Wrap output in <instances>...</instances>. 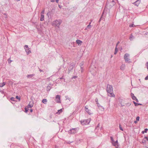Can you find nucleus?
<instances>
[{
  "mask_svg": "<svg viewBox=\"0 0 148 148\" xmlns=\"http://www.w3.org/2000/svg\"><path fill=\"white\" fill-rule=\"evenodd\" d=\"M62 22V21L61 20H56L53 22L52 25L55 27L59 28Z\"/></svg>",
  "mask_w": 148,
  "mask_h": 148,
  "instance_id": "f257e3e1",
  "label": "nucleus"
},
{
  "mask_svg": "<svg viewBox=\"0 0 148 148\" xmlns=\"http://www.w3.org/2000/svg\"><path fill=\"white\" fill-rule=\"evenodd\" d=\"M106 90L108 93H110L112 95L113 91V88L112 86L108 84L107 85Z\"/></svg>",
  "mask_w": 148,
  "mask_h": 148,
  "instance_id": "f03ea898",
  "label": "nucleus"
},
{
  "mask_svg": "<svg viewBox=\"0 0 148 148\" xmlns=\"http://www.w3.org/2000/svg\"><path fill=\"white\" fill-rule=\"evenodd\" d=\"M129 56L130 54H129L126 53L125 54L124 58L126 62L129 63L131 62L130 61V59L129 58Z\"/></svg>",
  "mask_w": 148,
  "mask_h": 148,
  "instance_id": "7ed1b4c3",
  "label": "nucleus"
},
{
  "mask_svg": "<svg viewBox=\"0 0 148 148\" xmlns=\"http://www.w3.org/2000/svg\"><path fill=\"white\" fill-rule=\"evenodd\" d=\"M75 64L74 63H72L70 64L69 67V68L68 73H70V71L72 70L75 67Z\"/></svg>",
  "mask_w": 148,
  "mask_h": 148,
  "instance_id": "20e7f679",
  "label": "nucleus"
},
{
  "mask_svg": "<svg viewBox=\"0 0 148 148\" xmlns=\"http://www.w3.org/2000/svg\"><path fill=\"white\" fill-rule=\"evenodd\" d=\"M77 130V128H72L69 130V133L70 134H75Z\"/></svg>",
  "mask_w": 148,
  "mask_h": 148,
  "instance_id": "39448f33",
  "label": "nucleus"
},
{
  "mask_svg": "<svg viewBox=\"0 0 148 148\" xmlns=\"http://www.w3.org/2000/svg\"><path fill=\"white\" fill-rule=\"evenodd\" d=\"M112 145L115 147V148H120L119 147V144L118 140H116L115 142L114 141L112 143Z\"/></svg>",
  "mask_w": 148,
  "mask_h": 148,
  "instance_id": "423d86ee",
  "label": "nucleus"
},
{
  "mask_svg": "<svg viewBox=\"0 0 148 148\" xmlns=\"http://www.w3.org/2000/svg\"><path fill=\"white\" fill-rule=\"evenodd\" d=\"M142 143L144 144L148 143V138L147 137H145L142 140Z\"/></svg>",
  "mask_w": 148,
  "mask_h": 148,
  "instance_id": "0eeeda50",
  "label": "nucleus"
},
{
  "mask_svg": "<svg viewBox=\"0 0 148 148\" xmlns=\"http://www.w3.org/2000/svg\"><path fill=\"white\" fill-rule=\"evenodd\" d=\"M110 1L109 3V2H107V5H108L109 3L111 6H113L115 4V3L113 0H110Z\"/></svg>",
  "mask_w": 148,
  "mask_h": 148,
  "instance_id": "6e6552de",
  "label": "nucleus"
},
{
  "mask_svg": "<svg viewBox=\"0 0 148 148\" xmlns=\"http://www.w3.org/2000/svg\"><path fill=\"white\" fill-rule=\"evenodd\" d=\"M85 111L88 113V114L89 115L92 114V113L91 112L90 110H89L88 108V106H86L85 107Z\"/></svg>",
  "mask_w": 148,
  "mask_h": 148,
  "instance_id": "1a4fd4ad",
  "label": "nucleus"
},
{
  "mask_svg": "<svg viewBox=\"0 0 148 148\" xmlns=\"http://www.w3.org/2000/svg\"><path fill=\"white\" fill-rule=\"evenodd\" d=\"M53 86V85L51 84H49V85L47 86V91H49L51 90V88L52 86Z\"/></svg>",
  "mask_w": 148,
  "mask_h": 148,
  "instance_id": "9d476101",
  "label": "nucleus"
},
{
  "mask_svg": "<svg viewBox=\"0 0 148 148\" xmlns=\"http://www.w3.org/2000/svg\"><path fill=\"white\" fill-rule=\"evenodd\" d=\"M60 96L59 95H57L56 97V101L57 103L60 102Z\"/></svg>",
  "mask_w": 148,
  "mask_h": 148,
  "instance_id": "9b49d317",
  "label": "nucleus"
},
{
  "mask_svg": "<svg viewBox=\"0 0 148 148\" xmlns=\"http://www.w3.org/2000/svg\"><path fill=\"white\" fill-rule=\"evenodd\" d=\"M140 2V0H137L134 3V4L137 6H138Z\"/></svg>",
  "mask_w": 148,
  "mask_h": 148,
  "instance_id": "f8f14e48",
  "label": "nucleus"
},
{
  "mask_svg": "<svg viewBox=\"0 0 148 148\" xmlns=\"http://www.w3.org/2000/svg\"><path fill=\"white\" fill-rule=\"evenodd\" d=\"M35 74H32L28 75L27 76V77L28 78H31L32 77L34 76Z\"/></svg>",
  "mask_w": 148,
  "mask_h": 148,
  "instance_id": "ddd939ff",
  "label": "nucleus"
},
{
  "mask_svg": "<svg viewBox=\"0 0 148 148\" xmlns=\"http://www.w3.org/2000/svg\"><path fill=\"white\" fill-rule=\"evenodd\" d=\"M125 64H122L121 66L120 69L122 70H124L125 67Z\"/></svg>",
  "mask_w": 148,
  "mask_h": 148,
  "instance_id": "4468645a",
  "label": "nucleus"
},
{
  "mask_svg": "<svg viewBox=\"0 0 148 148\" xmlns=\"http://www.w3.org/2000/svg\"><path fill=\"white\" fill-rule=\"evenodd\" d=\"M26 52L27 53V54H29L30 53H31V51L29 50V49L28 48L27 49H26L25 50Z\"/></svg>",
  "mask_w": 148,
  "mask_h": 148,
  "instance_id": "2eb2a0df",
  "label": "nucleus"
},
{
  "mask_svg": "<svg viewBox=\"0 0 148 148\" xmlns=\"http://www.w3.org/2000/svg\"><path fill=\"white\" fill-rule=\"evenodd\" d=\"M134 37L133 36L132 34L130 35V37L129 38L130 40L132 41L133 40V39H134Z\"/></svg>",
  "mask_w": 148,
  "mask_h": 148,
  "instance_id": "dca6fc26",
  "label": "nucleus"
},
{
  "mask_svg": "<svg viewBox=\"0 0 148 148\" xmlns=\"http://www.w3.org/2000/svg\"><path fill=\"white\" fill-rule=\"evenodd\" d=\"M44 19V15H41V17L40 18V21H42Z\"/></svg>",
  "mask_w": 148,
  "mask_h": 148,
  "instance_id": "f3484780",
  "label": "nucleus"
},
{
  "mask_svg": "<svg viewBox=\"0 0 148 148\" xmlns=\"http://www.w3.org/2000/svg\"><path fill=\"white\" fill-rule=\"evenodd\" d=\"M76 42L78 44V45L79 44H81V43H82V42L79 40H77L76 41Z\"/></svg>",
  "mask_w": 148,
  "mask_h": 148,
  "instance_id": "a211bd4d",
  "label": "nucleus"
},
{
  "mask_svg": "<svg viewBox=\"0 0 148 148\" xmlns=\"http://www.w3.org/2000/svg\"><path fill=\"white\" fill-rule=\"evenodd\" d=\"M5 84V82H3L2 83H0V87H3Z\"/></svg>",
  "mask_w": 148,
  "mask_h": 148,
  "instance_id": "6ab92c4d",
  "label": "nucleus"
},
{
  "mask_svg": "<svg viewBox=\"0 0 148 148\" xmlns=\"http://www.w3.org/2000/svg\"><path fill=\"white\" fill-rule=\"evenodd\" d=\"M42 102L43 103L46 104L47 102V100L46 99H44L42 100Z\"/></svg>",
  "mask_w": 148,
  "mask_h": 148,
  "instance_id": "aec40b11",
  "label": "nucleus"
},
{
  "mask_svg": "<svg viewBox=\"0 0 148 148\" xmlns=\"http://www.w3.org/2000/svg\"><path fill=\"white\" fill-rule=\"evenodd\" d=\"M62 112V109H61L60 110H58V112L56 113L58 114H60Z\"/></svg>",
  "mask_w": 148,
  "mask_h": 148,
  "instance_id": "412c9836",
  "label": "nucleus"
},
{
  "mask_svg": "<svg viewBox=\"0 0 148 148\" xmlns=\"http://www.w3.org/2000/svg\"><path fill=\"white\" fill-rule=\"evenodd\" d=\"M118 49H117V47H116L115 49V51L114 52V54H116V53H117V52L118 51Z\"/></svg>",
  "mask_w": 148,
  "mask_h": 148,
  "instance_id": "4be33fe9",
  "label": "nucleus"
},
{
  "mask_svg": "<svg viewBox=\"0 0 148 148\" xmlns=\"http://www.w3.org/2000/svg\"><path fill=\"white\" fill-rule=\"evenodd\" d=\"M86 120H84L82 121H81V122L82 124L85 125V124H86Z\"/></svg>",
  "mask_w": 148,
  "mask_h": 148,
  "instance_id": "5701e85b",
  "label": "nucleus"
},
{
  "mask_svg": "<svg viewBox=\"0 0 148 148\" xmlns=\"http://www.w3.org/2000/svg\"><path fill=\"white\" fill-rule=\"evenodd\" d=\"M110 138L111 139V143H112H112H113V142H114V141L112 136H111L110 137Z\"/></svg>",
  "mask_w": 148,
  "mask_h": 148,
  "instance_id": "b1692460",
  "label": "nucleus"
},
{
  "mask_svg": "<svg viewBox=\"0 0 148 148\" xmlns=\"http://www.w3.org/2000/svg\"><path fill=\"white\" fill-rule=\"evenodd\" d=\"M91 27V25H88L86 27V28L85 29H87V28L88 29H90Z\"/></svg>",
  "mask_w": 148,
  "mask_h": 148,
  "instance_id": "393cba45",
  "label": "nucleus"
},
{
  "mask_svg": "<svg viewBox=\"0 0 148 148\" xmlns=\"http://www.w3.org/2000/svg\"><path fill=\"white\" fill-rule=\"evenodd\" d=\"M33 106V105H32L30 104H29L27 106V107H28V108H31Z\"/></svg>",
  "mask_w": 148,
  "mask_h": 148,
  "instance_id": "a878e982",
  "label": "nucleus"
},
{
  "mask_svg": "<svg viewBox=\"0 0 148 148\" xmlns=\"http://www.w3.org/2000/svg\"><path fill=\"white\" fill-rule=\"evenodd\" d=\"M119 129H120V130H121L122 131H123V130L122 128L121 127V125L120 124L119 125Z\"/></svg>",
  "mask_w": 148,
  "mask_h": 148,
  "instance_id": "bb28decb",
  "label": "nucleus"
},
{
  "mask_svg": "<svg viewBox=\"0 0 148 148\" xmlns=\"http://www.w3.org/2000/svg\"><path fill=\"white\" fill-rule=\"evenodd\" d=\"M16 99H18L19 100V101H20V100L21 97H18V96H16Z\"/></svg>",
  "mask_w": 148,
  "mask_h": 148,
  "instance_id": "cd10ccee",
  "label": "nucleus"
},
{
  "mask_svg": "<svg viewBox=\"0 0 148 148\" xmlns=\"http://www.w3.org/2000/svg\"><path fill=\"white\" fill-rule=\"evenodd\" d=\"M24 49H25V50L26 49H27L28 48V46L27 45H25L24 47Z\"/></svg>",
  "mask_w": 148,
  "mask_h": 148,
  "instance_id": "c85d7f7f",
  "label": "nucleus"
},
{
  "mask_svg": "<svg viewBox=\"0 0 148 148\" xmlns=\"http://www.w3.org/2000/svg\"><path fill=\"white\" fill-rule=\"evenodd\" d=\"M14 99H15V98L13 97H12L10 98V100L11 101H15Z\"/></svg>",
  "mask_w": 148,
  "mask_h": 148,
  "instance_id": "c756f323",
  "label": "nucleus"
},
{
  "mask_svg": "<svg viewBox=\"0 0 148 148\" xmlns=\"http://www.w3.org/2000/svg\"><path fill=\"white\" fill-rule=\"evenodd\" d=\"M73 141H67L66 143H67V144H70L72 143H73Z\"/></svg>",
  "mask_w": 148,
  "mask_h": 148,
  "instance_id": "7c9ffc66",
  "label": "nucleus"
},
{
  "mask_svg": "<svg viewBox=\"0 0 148 148\" xmlns=\"http://www.w3.org/2000/svg\"><path fill=\"white\" fill-rule=\"evenodd\" d=\"M45 12V10H44L42 11L41 12V15H44V14Z\"/></svg>",
  "mask_w": 148,
  "mask_h": 148,
  "instance_id": "2f4dec72",
  "label": "nucleus"
},
{
  "mask_svg": "<svg viewBox=\"0 0 148 148\" xmlns=\"http://www.w3.org/2000/svg\"><path fill=\"white\" fill-rule=\"evenodd\" d=\"M133 103L134 104L135 106H137V105H138V103H136V102H135L134 101H133Z\"/></svg>",
  "mask_w": 148,
  "mask_h": 148,
  "instance_id": "473e14b6",
  "label": "nucleus"
},
{
  "mask_svg": "<svg viewBox=\"0 0 148 148\" xmlns=\"http://www.w3.org/2000/svg\"><path fill=\"white\" fill-rule=\"evenodd\" d=\"M99 123L97 125V126H96V129H98V128H99Z\"/></svg>",
  "mask_w": 148,
  "mask_h": 148,
  "instance_id": "72a5a7b5",
  "label": "nucleus"
},
{
  "mask_svg": "<svg viewBox=\"0 0 148 148\" xmlns=\"http://www.w3.org/2000/svg\"><path fill=\"white\" fill-rule=\"evenodd\" d=\"M126 105L127 106H129L131 105V103H126Z\"/></svg>",
  "mask_w": 148,
  "mask_h": 148,
  "instance_id": "f704fd0d",
  "label": "nucleus"
},
{
  "mask_svg": "<svg viewBox=\"0 0 148 148\" xmlns=\"http://www.w3.org/2000/svg\"><path fill=\"white\" fill-rule=\"evenodd\" d=\"M139 119H140L139 117L138 116L136 117V119L137 121H139Z\"/></svg>",
  "mask_w": 148,
  "mask_h": 148,
  "instance_id": "c9c22d12",
  "label": "nucleus"
},
{
  "mask_svg": "<svg viewBox=\"0 0 148 148\" xmlns=\"http://www.w3.org/2000/svg\"><path fill=\"white\" fill-rule=\"evenodd\" d=\"M148 130L147 128H145L144 130V132L145 133H147V131H148Z\"/></svg>",
  "mask_w": 148,
  "mask_h": 148,
  "instance_id": "e433bc0d",
  "label": "nucleus"
},
{
  "mask_svg": "<svg viewBox=\"0 0 148 148\" xmlns=\"http://www.w3.org/2000/svg\"><path fill=\"white\" fill-rule=\"evenodd\" d=\"M132 98L133 100H135V99H136V98L135 96H134V97H132Z\"/></svg>",
  "mask_w": 148,
  "mask_h": 148,
  "instance_id": "4c0bfd02",
  "label": "nucleus"
},
{
  "mask_svg": "<svg viewBox=\"0 0 148 148\" xmlns=\"http://www.w3.org/2000/svg\"><path fill=\"white\" fill-rule=\"evenodd\" d=\"M131 97H132V98L133 97H134V94H133V93H131Z\"/></svg>",
  "mask_w": 148,
  "mask_h": 148,
  "instance_id": "58836bf2",
  "label": "nucleus"
},
{
  "mask_svg": "<svg viewBox=\"0 0 148 148\" xmlns=\"http://www.w3.org/2000/svg\"><path fill=\"white\" fill-rule=\"evenodd\" d=\"M83 66V64H82V63H81L80 64V67H81V69H82V66Z\"/></svg>",
  "mask_w": 148,
  "mask_h": 148,
  "instance_id": "ea45409f",
  "label": "nucleus"
},
{
  "mask_svg": "<svg viewBox=\"0 0 148 148\" xmlns=\"http://www.w3.org/2000/svg\"><path fill=\"white\" fill-rule=\"evenodd\" d=\"M146 66H147V69H148V62H147L146 63Z\"/></svg>",
  "mask_w": 148,
  "mask_h": 148,
  "instance_id": "a19ab883",
  "label": "nucleus"
},
{
  "mask_svg": "<svg viewBox=\"0 0 148 148\" xmlns=\"http://www.w3.org/2000/svg\"><path fill=\"white\" fill-rule=\"evenodd\" d=\"M25 112H27L28 111V110L26 108H25Z\"/></svg>",
  "mask_w": 148,
  "mask_h": 148,
  "instance_id": "79ce46f5",
  "label": "nucleus"
},
{
  "mask_svg": "<svg viewBox=\"0 0 148 148\" xmlns=\"http://www.w3.org/2000/svg\"><path fill=\"white\" fill-rule=\"evenodd\" d=\"M148 79V76H147L145 78V79L147 80Z\"/></svg>",
  "mask_w": 148,
  "mask_h": 148,
  "instance_id": "37998d69",
  "label": "nucleus"
},
{
  "mask_svg": "<svg viewBox=\"0 0 148 148\" xmlns=\"http://www.w3.org/2000/svg\"><path fill=\"white\" fill-rule=\"evenodd\" d=\"M119 43H120V42H119V41H118V42H117V44H116V47H117V45H118Z\"/></svg>",
  "mask_w": 148,
  "mask_h": 148,
  "instance_id": "c03bdc74",
  "label": "nucleus"
},
{
  "mask_svg": "<svg viewBox=\"0 0 148 148\" xmlns=\"http://www.w3.org/2000/svg\"><path fill=\"white\" fill-rule=\"evenodd\" d=\"M98 99L97 98H96L95 99V101L97 102H97H98Z\"/></svg>",
  "mask_w": 148,
  "mask_h": 148,
  "instance_id": "a18cd8bd",
  "label": "nucleus"
},
{
  "mask_svg": "<svg viewBox=\"0 0 148 148\" xmlns=\"http://www.w3.org/2000/svg\"><path fill=\"white\" fill-rule=\"evenodd\" d=\"M137 102H138V99L137 98L135 100Z\"/></svg>",
  "mask_w": 148,
  "mask_h": 148,
  "instance_id": "49530a36",
  "label": "nucleus"
},
{
  "mask_svg": "<svg viewBox=\"0 0 148 148\" xmlns=\"http://www.w3.org/2000/svg\"><path fill=\"white\" fill-rule=\"evenodd\" d=\"M97 105L98 106V107H99V106H100V105H99V104L98 102H97Z\"/></svg>",
  "mask_w": 148,
  "mask_h": 148,
  "instance_id": "de8ad7c7",
  "label": "nucleus"
},
{
  "mask_svg": "<svg viewBox=\"0 0 148 148\" xmlns=\"http://www.w3.org/2000/svg\"><path fill=\"white\" fill-rule=\"evenodd\" d=\"M58 7L60 8H61L62 7V6L60 5H58Z\"/></svg>",
  "mask_w": 148,
  "mask_h": 148,
  "instance_id": "09e8293b",
  "label": "nucleus"
},
{
  "mask_svg": "<svg viewBox=\"0 0 148 148\" xmlns=\"http://www.w3.org/2000/svg\"><path fill=\"white\" fill-rule=\"evenodd\" d=\"M12 60H10V61H8V63H10L12 62Z\"/></svg>",
  "mask_w": 148,
  "mask_h": 148,
  "instance_id": "8fccbe9b",
  "label": "nucleus"
},
{
  "mask_svg": "<svg viewBox=\"0 0 148 148\" xmlns=\"http://www.w3.org/2000/svg\"><path fill=\"white\" fill-rule=\"evenodd\" d=\"M30 112H32V111H33V110H32V109H30Z\"/></svg>",
  "mask_w": 148,
  "mask_h": 148,
  "instance_id": "3c124183",
  "label": "nucleus"
},
{
  "mask_svg": "<svg viewBox=\"0 0 148 148\" xmlns=\"http://www.w3.org/2000/svg\"><path fill=\"white\" fill-rule=\"evenodd\" d=\"M142 104L141 103H138V105H137V106H139V105H142Z\"/></svg>",
  "mask_w": 148,
  "mask_h": 148,
  "instance_id": "603ef678",
  "label": "nucleus"
},
{
  "mask_svg": "<svg viewBox=\"0 0 148 148\" xmlns=\"http://www.w3.org/2000/svg\"><path fill=\"white\" fill-rule=\"evenodd\" d=\"M137 121L136 120V121H134V123H137Z\"/></svg>",
  "mask_w": 148,
  "mask_h": 148,
  "instance_id": "864d4df0",
  "label": "nucleus"
},
{
  "mask_svg": "<svg viewBox=\"0 0 148 148\" xmlns=\"http://www.w3.org/2000/svg\"><path fill=\"white\" fill-rule=\"evenodd\" d=\"M77 77V76H74L73 77V78H76V77Z\"/></svg>",
  "mask_w": 148,
  "mask_h": 148,
  "instance_id": "5fc2aeb1",
  "label": "nucleus"
},
{
  "mask_svg": "<svg viewBox=\"0 0 148 148\" xmlns=\"http://www.w3.org/2000/svg\"><path fill=\"white\" fill-rule=\"evenodd\" d=\"M55 1V0H51V1L52 2H54Z\"/></svg>",
  "mask_w": 148,
  "mask_h": 148,
  "instance_id": "6e6d98bb",
  "label": "nucleus"
},
{
  "mask_svg": "<svg viewBox=\"0 0 148 148\" xmlns=\"http://www.w3.org/2000/svg\"><path fill=\"white\" fill-rule=\"evenodd\" d=\"M56 2L57 3L58 2V0H56Z\"/></svg>",
  "mask_w": 148,
  "mask_h": 148,
  "instance_id": "4d7b16f0",
  "label": "nucleus"
},
{
  "mask_svg": "<svg viewBox=\"0 0 148 148\" xmlns=\"http://www.w3.org/2000/svg\"><path fill=\"white\" fill-rule=\"evenodd\" d=\"M39 71L41 72H42L43 71L40 69H39Z\"/></svg>",
  "mask_w": 148,
  "mask_h": 148,
  "instance_id": "13d9d810",
  "label": "nucleus"
},
{
  "mask_svg": "<svg viewBox=\"0 0 148 148\" xmlns=\"http://www.w3.org/2000/svg\"><path fill=\"white\" fill-rule=\"evenodd\" d=\"M120 104H121V106L122 107H123V106H124V105H122L121 103Z\"/></svg>",
  "mask_w": 148,
  "mask_h": 148,
  "instance_id": "bf43d9fd",
  "label": "nucleus"
},
{
  "mask_svg": "<svg viewBox=\"0 0 148 148\" xmlns=\"http://www.w3.org/2000/svg\"><path fill=\"white\" fill-rule=\"evenodd\" d=\"M144 132H144V131H142V134H144Z\"/></svg>",
  "mask_w": 148,
  "mask_h": 148,
  "instance_id": "052dcab7",
  "label": "nucleus"
},
{
  "mask_svg": "<svg viewBox=\"0 0 148 148\" xmlns=\"http://www.w3.org/2000/svg\"><path fill=\"white\" fill-rule=\"evenodd\" d=\"M102 19V17H101L100 18V19L99 20V21H100L101 20V19Z\"/></svg>",
  "mask_w": 148,
  "mask_h": 148,
  "instance_id": "680f3d73",
  "label": "nucleus"
},
{
  "mask_svg": "<svg viewBox=\"0 0 148 148\" xmlns=\"http://www.w3.org/2000/svg\"><path fill=\"white\" fill-rule=\"evenodd\" d=\"M130 27H134L133 25H132L130 26Z\"/></svg>",
  "mask_w": 148,
  "mask_h": 148,
  "instance_id": "e2e57ef3",
  "label": "nucleus"
},
{
  "mask_svg": "<svg viewBox=\"0 0 148 148\" xmlns=\"http://www.w3.org/2000/svg\"><path fill=\"white\" fill-rule=\"evenodd\" d=\"M91 22H90L88 25H90V24H91Z\"/></svg>",
  "mask_w": 148,
  "mask_h": 148,
  "instance_id": "0e129e2a",
  "label": "nucleus"
},
{
  "mask_svg": "<svg viewBox=\"0 0 148 148\" xmlns=\"http://www.w3.org/2000/svg\"><path fill=\"white\" fill-rule=\"evenodd\" d=\"M92 21V20H90V22H91Z\"/></svg>",
  "mask_w": 148,
  "mask_h": 148,
  "instance_id": "69168bd1",
  "label": "nucleus"
},
{
  "mask_svg": "<svg viewBox=\"0 0 148 148\" xmlns=\"http://www.w3.org/2000/svg\"><path fill=\"white\" fill-rule=\"evenodd\" d=\"M146 34H148V32Z\"/></svg>",
  "mask_w": 148,
  "mask_h": 148,
  "instance_id": "338daca9",
  "label": "nucleus"
},
{
  "mask_svg": "<svg viewBox=\"0 0 148 148\" xmlns=\"http://www.w3.org/2000/svg\"><path fill=\"white\" fill-rule=\"evenodd\" d=\"M103 13H102V16H103Z\"/></svg>",
  "mask_w": 148,
  "mask_h": 148,
  "instance_id": "774afa93",
  "label": "nucleus"
}]
</instances>
